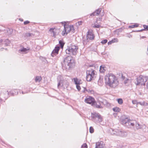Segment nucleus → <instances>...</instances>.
I'll use <instances>...</instances> for the list:
<instances>
[{
	"instance_id": "obj_23",
	"label": "nucleus",
	"mask_w": 148,
	"mask_h": 148,
	"mask_svg": "<svg viewBox=\"0 0 148 148\" xmlns=\"http://www.w3.org/2000/svg\"><path fill=\"white\" fill-rule=\"evenodd\" d=\"M135 126L136 129H140L141 128V126L138 123H137L136 121V123L135 124Z\"/></svg>"
},
{
	"instance_id": "obj_10",
	"label": "nucleus",
	"mask_w": 148,
	"mask_h": 148,
	"mask_svg": "<svg viewBox=\"0 0 148 148\" xmlns=\"http://www.w3.org/2000/svg\"><path fill=\"white\" fill-rule=\"evenodd\" d=\"M60 49V47L57 45L55 47L54 49L52 51L51 55L52 57L56 56L58 53V51Z\"/></svg>"
},
{
	"instance_id": "obj_1",
	"label": "nucleus",
	"mask_w": 148,
	"mask_h": 148,
	"mask_svg": "<svg viewBox=\"0 0 148 148\" xmlns=\"http://www.w3.org/2000/svg\"><path fill=\"white\" fill-rule=\"evenodd\" d=\"M106 84L110 87L114 88L119 84L117 78L112 73H108L105 77Z\"/></svg>"
},
{
	"instance_id": "obj_14",
	"label": "nucleus",
	"mask_w": 148,
	"mask_h": 148,
	"mask_svg": "<svg viewBox=\"0 0 148 148\" xmlns=\"http://www.w3.org/2000/svg\"><path fill=\"white\" fill-rule=\"evenodd\" d=\"M101 8H99L95 12H94L90 14V16H94L95 15H98L101 12Z\"/></svg>"
},
{
	"instance_id": "obj_30",
	"label": "nucleus",
	"mask_w": 148,
	"mask_h": 148,
	"mask_svg": "<svg viewBox=\"0 0 148 148\" xmlns=\"http://www.w3.org/2000/svg\"><path fill=\"white\" fill-rule=\"evenodd\" d=\"M74 81L75 84H79V82L78 81V80L77 78L74 79Z\"/></svg>"
},
{
	"instance_id": "obj_42",
	"label": "nucleus",
	"mask_w": 148,
	"mask_h": 148,
	"mask_svg": "<svg viewBox=\"0 0 148 148\" xmlns=\"http://www.w3.org/2000/svg\"><path fill=\"white\" fill-rule=\"evenodd\" d=\"M29 23V21H27L24 22V25H26Z\"/></svg>"
},
{
	"instance_id": "obj_39",
	"label": "nucleus",
	"mask_w": 148,
	"mask_h": 148,
	"mask_svg": "<svg viewBox=\"0 0 148 148\" xmlns=\"http://www.w3.org/2000/svg\"><path fill=\"white\" fill-rule=\"evenodd\" d=\"M132 103L133 104H138V101L136 100H133Z\"/></svg>"
},
{
	"instance_id": "obj_32",
	"label": "nucleus",
	"mask_w": 148,
	"mask_h": 148,
	"mask_svg": "<svg viewBox=\"0 0 148 148\" xmlns=\"http://www.w3.org/2000/svg\"><path fill=\"white\" fill-rule=\"evenodd\" d=\"M71 31L73 33H74L75 32V29L73 26V25H70Z\"/></svg>"
},
{
	"instance_id": "obj_37",
	"label": "nucleus",
	"mask_w": 148,
	"mask_h": 148,
	"mask_svg": "<svg viewBox=\"0 0 148 148\" xmlns=\"http://www.w3.org/2000/svg\"><path fill=\"white\" fill-rule=\"evenodd\" d=\"M147 105V103H145V102L143 101L141 102V103L140 104V105L142 106H146Z\"/></svg>"
},
{
	"instance_id": "obj_26",
	"label": "nucleus",
	"mask_w": 148,
	"mask_h": 148,
	"mask_svg": "<svg viewBox=\"0 0 148 148\" xmlns=\"http://www.w3.org/2000/svg\"><path fill=\"white\" fill-rule=\"evenodd\" d=\"M113 110L114 112H119L120 111V109L117 107H115L113 108Z\"/></svg>"
},
{
	"instance_id": "obj_47",
	"label": "nucleus",
	"mask_w": 148,
	"mask_h": 148,
	"mask_svg": "<svg viewBox=\"0 0 148 148\" xmlns=\"http://www.w3.org/2000/svg\"><path fill=\"white\" fill-rule=\"evenodd\" d=\"M4 31H5V30H2L0 29V33L2 32H4Z\"/></svg>"
},
{
	"instance_id": "obj_2",
	"label": "nucleus",
	"mask_w": 148,
	"mask_h": 148,
	"mask_svg": "<svg viewBox=\"0 0 148 148\" xmlns=\"http://www.w3.org/2000/svg\"><path fill=\"white\" fill-rule=\"evenodd\" d=\"M72 58L71 56L66 57L62 63V68L63 70H69L72 67Z\"/></svg>"
},
{
	"instance_id": "obj_17",
	"label": "nucleus",
	"mask_w": 148,
	"mask_h": 148,
	"mask_svg": "<svg viewBox=\"0 0 148 148\" xmlns=\"http://www.w3.org/2000/svg\"><path fill=\"white\" fill-rule=\"evenodd\" d=\"M90 75V73L86 74V79L87 81L90 82L94 79Z\"/></svg>"
},
{
	"instance_id": "obj_49",
	"label": "nucleus",
	"mask_w": 148,
	"mask_h": 148,
	"mask_svg": "<svg viewBox=\"0 0 148 148\" xmlns=\"http://www.w3.org/2000/svg\"><path fill=\"white\" fill-rule=\"evenodd\" d=\"M146 38V37H145V36H142V37H141V38Z\"/></svg>"
},
{
	"instance_id": "obj_21",
	"label": "nucleus",
	"mask_w": 148,
	"mask_h": 148,
	"mask_svg": "<svg viewBox=\"0 0 148 148\" xmlns=\"http://www.w3.org/2000/svg\"><path fill=\"white\" fill-rule=\"evenodd\" d=\"M106 71V70L105 69L104 67L102 66H100V70L99 71L101 73H104Z\"/></svg>"
},
{
	"instance_id": "obj_57",
	"label": "nucleus",
	"mask_w": 148,
	"mask_h": 148,
	"mask_svg": "<svg viewBox=\"0 0 148 148\" xmlns=\"http://www.w3.org/2000/svg\"><path fill=\"white\" fill-rule=\"evenodd\" d=\"M5 49V50H7V49Z\"/></svg>"
},
{
	"instance_id": "obj_3",
	"label": "nucleus",
	"mask_w": 148,
	"mask_h": 148,
	"mask_svg": "<svg viewBox=\"0 0 148 148\" xmlns=\"http://www.w3.org/2000/svg\"><path fill=\"white\" fill-rule=\"evenodd\" d=\"M112 135H116L122 137H125L127 135V133L123 130L118 129H111L110 131Z\"/></svg>"
},
{
	"instance_id": "obj_54",
	"label": "nucleus",
	"mask_w": 148,
	"mask_h": 148,
	"mask_svg": "<svg viewBox=\"0 0 148 148\" xmlns=\"http://www.w3.org/2000/svg\"><path fill=\"white\" fill-rule=\"evenodd\" d=\"M99 20L100 21H101L102 20V18H99Z\"/></svg>"
},
{
	"instance_id": "obj_45",
	"label": "nucleus",
	"mask_w": 148,
	"mask_h": 148,
	"mask_svg": "<svg viewBox=\"0 0 148 148\" xmlns=\"http://www.w3.org/2000/svg\"><path fill=\"white\" fill-rule=\"evenodd\" d=\"M112 40H114V41H114V42H117L118 41V39L117 38H114Z\"/></svg>"
},
{
	"instance_id": "obj_48",
	"label": "nucleus",
	"mask_w": 148,
	"mask_h": 148,
	"mask_svg": "<svg viewBox=\"0 0 148 148\" xmlns=\"http://www.w3.org/2000/svg\"><path fill=\"white\" fill-rule=\"evenodd\" d=\"M122 78L123 79H124L125 78V77L123 76H122Z\"/></svg>"
},
{
	"instance_id": "obj_8",
	"label": "nucleus",
	"mask_w": 148,
	"mask_h": 148,
	"mask_svg": "<svg viewBox=\"0 0 148 148\" xmlns=\"http://www.w3.org/2000/svg\"><path fill=\"white\" fill-rule=\"evenodd\" d=\"M85 101L88 103L91 104L92 106L95 105L96 103L94 99L93 98L90 97L85 99Z\"/></svg>"
},
{
	"instance_id": "obj_12",
	"label": "nucleus",
	"mask_w": 148,
	"mask_h": 148,
	"mask_svg": "<svg viewBox=\"0 0 148 148\" xmlns=\"http://www.w3.org/2000/svg\"><path fill=\"white\" fill-rule=\"evenodd\" d=\"M69 85V83L67 82L66 84H65L64 83H63V81L62 80H60L58 81V88H59L60 87H67Z\"/></svg>"
},
{
	"instance_id": "obj_19",
	"label": "nucleus",
	"mask_w": 148,
	"mask_h": 148,
	"mask_svg": "<svg viewBox=\"0 0 148 148\" xmlns=\"http://www.w3.org/2000/svg\"><path fill=\"white\" fill-rule=\"evenodd\" d=\"M25 38H27L30 36H34L33 34L32 33H26L23 34Z\"/></svg>"
},
{
	"instance_id": "obj_50",
	"label": "nucleus",
	"mask_w": 148,
	"mask_h": 148,
	"mask_svg": "<svg viewBox=\"0 0 148 148\" xmlns=\"http://www.w3.org/2000/svg\"><path fill=\"white\" fill-rule=\"evenodd\" d=\"M3 40H2L0 38V43H1L2 42Z\"/></svg>"
},
{
	"instance_id": "obj_38",
	"label": "nucleus",
	"mask_w": 148,
	"mask_h": 148,
	"mask_svg": "<svg viewBox=\"0 0 148 148\" xmlns=\"http://www.w3.org/2000/svg\"><path fill=\"white\" fill-rule=\"evenodd\" d=\"M76 88L79 91L80 90L81 88L79 84L76 85Z\"/></svg>"
},
{
	"instance_id": "obj_55",
	"label": "nucleus",
	"mask_w": 148,
	"mask_h": 148,
	"mask_svg": "<svg viewBox=\"0 0 148 148\" xmlns=\"http://www.w3.org/2000/svg\"><path fill=\"white\" fill-rule=\"evenodd\" d=\"M93 65H92H92H90V66H93Z\"/></svg>"
},
{
	"instance_id": "obj_53",
	"label": "nucleus",
	"mask_w": 148,
	"mask_h": 148,
	"mask_svg": "<svg viewBox=\"0 0 148 148\" xmlns=\"http://www.w3.org/2000/svg\"><path fill=\"white\" fill-rule=\"evenodd\" d=\"M4 49V48H1V49L0 50H1V51H3V49Z\"/></svg>"
},
{
	"instance_id": "obj_33",
	"label": "nucleus",
	"mask_w": 148,
	"mask_h": 148,
	"mask_svg": "<svg viewBox=\"0 0 148 148\" xmlns=\"http://www.w3.org/2000/svg\"><path fill=\"white\" fill-rule=\"evenodd\" d=\"M89 131L90 133H93L94 132L93 128L92 127H90V128Z\"/></svg>"
},
{
	"instance_id": "obj_28",
	"label": "nucleus",
	"mask_w": 148,
	"mask_h": 148,
	"mask_svg": "<svg viewBox=\"0 0 148 148\" xmlns=\"http://www.w3.org/2000/svg\"><path fill=\"white\" fill-rule=\"evenodd\" d=\"M4 42H5V46H8L10 43V41L8 39H6Z\"/></svg>"
},
{
	"instance_id": "obj_5",
	"label": "nucleus",
	"mask_w": 148,
	"mask_h": 148,
	"mask_svg": "<svg viewBox=\"0 0 148 148\" xmlns=\"http://www.w3.org/2000/svg\"><path fill=\"white\" fill-rule=\"evenodd\" d=\"M148 80V77L140 75L137 78L136 82H135V84L136 85L145 86V82Z\"/></svg>"
},
{
	"instance_id": "obj_29",
	"label": "nucleus",
	"mask_w": 148,
	"mask_h": 148,
	"mask_svg": "<svg viewBox=\"0 0 148 148\" xmlns=\"http://www.w3.org/2000/svg\"><path fill=\"white\" fill-rule=\"evenodd\" d=\"M118 103L120 104H122L123 103V100L121 98L118 99H117Z\"/></svg>"
},
{
	"instance_id": "obj_4",
	"label": "nucleus",
	"mask_w": 148,
	"mask_h": 148,
	"mask_svg": "<svg viewBox=\"0 0 148 148\" xmlns=\"http://www.w3.org/2000/svg\"><path fill=\"white\" fill-rule=\"evenodd\" d=\"M91 117L92 120L95 123H99L102 121V118L99 113L95 112L91 113Z\"/></svg>"
},
{
	"instance_id": "obj_20",
	"label": "nucleus",
	"mask_w": 148,
	"mask_h": 148,
	"mask_svg": "<svg viewBox=\"0 0 148 148\" xmlns=\"http://www.w3.org/2000/svg\"><path fill=\"white\" fill-rule=\"evenodd\" d=\"M143 27L144 28V29H142L140 30L137 31L136 32H140L142 31L143 30H148V25H143Z\"/></svg>"
},
{
	"instance_id": "obj_35",
	"label": "nucleus",
	"mask_w": 148,
	"mask_h": 148,
	"mask_svg": "<svg viewBox=\"0 0 148 148\" xmlns=\"http://www.w3.org/2000/svg\"><path fill=\"white\" fill-rule=\"evenodd\" d=\"M87 145L86 143L84 144L82 146V148H87Z\"/></svg>"
},
{
	"instance_id": "obj_36",
	"label": "nucleus",
	"mask_w": 148,
	"mask_h": 148,
	"mask_svg": "<svg viewBox=\"0 0 148 148\" xmlns=\"http://www.w3.org/2000/svg\"><path fill=\"white\" fill-rule=\"evenodd\" d=\"M103 82L102 79H99L98 81V83L99 85L101 84Z\"/></svg>"
},
{
	"instance_id": "obj_31",
	"label": "nucleus",
	"mask_w": 148,
	"mask_h": 148,
	"mask_svg": "<svg viewBox=\"0 0 148 148\" xmlns=\"http://www.w3.org/2000/svg\"><path fill=\"white\" fill-rule=\"evenodd\" d=\"M138 25H137L136 24L132 25H130L129 26V28H134V27H138Z\"/></svg>"
},
{
	"instance_id": "obj_7",
	"label": "nucleus",
	"mask_w": 148,
	"mask_h": 148,
	"mask_svg": "<svg viewBox=\"0 0 148 148\" xmlns=\"http://www.w3.org/2000/svg\"><path fill=\"white\" fill-rule=\"evenodd\" d=\"M122 124L125 125L128 127H131L135 126L136 123V121L135 120H129L126 118L122 120Z\"/></svg>"
},
{
	"instance_id": "obj_56",
	"label": "nucleus",
	"mask_w": 148,
	"mask_h": 148,
	"mask_svg": "<svg viewBox=\"0 0 148 148\" xmlns=\"http://www.w3.org/2000/svg\"><path fill=\"white\" fill-rule=\"evenodd\" d=\"M22 93L23 94H24V93L23 92H22Z\"/></svg>"
},
{
	"instance_id": "obj_6",
	"label": "nucleus",
	"mask_w": 148,
	"mask_h": 148,
	"mask_svg": "<svg viewBox=\"0 0 148 148\" xmlns=\"http://www.w3.org/2000/svg\"><path fill=\"white\" fill-rule=\"evenodd\" d=\"M78 49L77 46L72 45L66 50V52L67 54L75 56L77 53Z\"/></svg>"
},
{
	"instance_id": "obj_52",
	"label": "nucleus",
	"mask_w": 148,
	"mask_h": 148,
	"mask_svg": "<svg viewBox=\"0 0 148 148\" xmlns=\"http://www.w3.org/2000/svg\"><path fill=\"white\" fill-rule=\"evenodd\" d=\"M141 102H138V104H139L140 105V104H141Z\"/></svg>"
},
{
	"instance_id": "obj_44",
	"label": "nucleus",
	"mask_w": 148,
	"mask_h": 148,
	"mask_svg": "<svg viewBox=\"0 0 148 148\" xmlns=\"http://www.w3.org/2000/svg\"><path fill=\"white\" fill-rule=\"evenodd\" d=\"M129 79H126V80H125L124 81V83L125 84H127V82H128V81H129Z\"/></svg>"
},
{
	"instance_id": "obj_46",
	"label": "nucleus",
	"mask_w": 148,
	"mask_h": 148,
	"mask_svg": "<svg viewBox=\"0 0 148 148\" xmlns=\"http://www.w3.org/2000/svg\"><path fill=\"white\" fill-rule=\"evenodd\" d=\"M82 22L81 21H78V25H79L82 24Z\"/></svg>"
},
{
	"instance_id": "obj_25",
	"label": "nucleus",
	"mask_w": 148,
	"mask_h": 148,
	"mask_svg": "<svg viewBox=\"0 0 148 148\" xmlns=\"http://www.w3.org/2000/svg\"><path fill=\"white\" fill-rule=\"evenodd\" d=\"M88 42V39L87 38H86V39H85L84 38H83V43L84 45H86Z\"/></svg>"
},
{
	"instance_id": "obj_24",
	"label": "nucleus",
	"mask_w": 148,
	"mask_h": 148,
	"mask_svg": "<svg viewBox=\"0 0 148 148\" xmlns=\"http://www.w3.org/2000/svg\"><path fill=\"white\" fill-rule=\"evenodd\" d=\"M59 44L61 48H63L64 44V42L62 40H60L59 41Z\"/></svg>"
},
{
	"instance_id": "obj_41",
	"label": "nucleus",
	"mask_w": 148,
	"mask_h": 148,
	"mask_svg": "<svg viewBox=\"0 0 148 148\" xmlns=\"http://www.w3.org/2000/svg\"><path fill=\"white\" fill-rule=\"evenodd\" d=\"M96 107L97 108H101V106L100 104H96Z\"/></svg>"
},
{
	"instance_id": "obj_43",
	"label": "nucleus",
	"mask_w": 148,
	"mask_h": 148,
	"mask_svg": "<svg viewBox=\"0 0 148 148\" xmlns=\"http://www.w3.org/2000/svg\"><path fill=\"white\" fill-rule=\"evenodd\" d=\"M100 26V25H94V27L96 28H99Z\"/></svg>"
},
{
	"instance_id": "obj_16",
	"label": "nucleus",
	"mask_w": 148,
	"mask_h": 148,
	"mask_svg": "<svg viewBox=\"0 0 148 148\" xmlns=\"http://www.w3.org/2000/svg\"><path fill=\"white\" fill-rule=\"evenodd\" d=\"M5 31H4L6 33V34L8 35H9L12 34L13 30L12 29H8L6 30H5Z\"/></svg>"
},
{
	"instance_id": "obj_11",
	"label": "nucleus",
	"mask_w": 148,
	"mask_h": 148,
	"mask_svg": "<svg viewBox=\"0 0 148 148\" xmlns=\"http://www.w3.org/2000/svg\"><path fill=\"white\" fill-rule=\"evenodd\" d=\"M86 38L90 40L94 39V36L91 31H88L87 34Z\"/></svg>"
},
{
	"instance_id": "obj_51",
	"label": "nucleus",
	"mask_w": 148,
	"mask_h": 148,
	"mask_svg": "<svg viewBox=\"0 0 148 148\" xmlns=\"http://www.w3.org/2000/svg\"><path fill=\"white\" fill-rule=\"evenodd\" d=\"M146 87H147V88H148V82L147 83V84L146 85Z\"/></svg>"
},
{
	"instance_id": "obj_9",
	"label": "nucleus",
	"mask_w": 148,
	"mask_h": 148,
	"mask_svg": "<svg viewBox=\"0 0 148 148\" xmlns=\"http://www.w3.org/2000/svg\"><path fill=\"white\" fill-rule=\"evenodd\" d=\"M71 31L70 25L65 27L64 25V29L62 32V35L64 36L65 34H67L69 32Z\"/></svg>"
},
{
	"instance_id": "obj_40",
	"label": "nucleus",
	"mask_w": 148,
	"mask_h": 148,
	"mask_svg": "<svg viewBox=\"0 0 148 148\" xmlns=\"http://www.w3.org/2000/svg\"><path fill=\"white\" fill-rule=\"evenodd\" d=\"M114 40H112L109 41L108 42V45H110V44H112V43L114 42Z\"/></svg>"
},
{
	"instance_id": "obj_13",
	"label": "nucleus",
	"mask_w": 148,
	"mask_h": 148,
	"mask_svg": "<svg viewBox=\"0 0 148 148\" xmlns=\"http://www.w3.org/2000/svg\"><path fill=\"white\" fill-rule=\"evenodd\" d=\"M86 73L87 74L88 73H90V76L94 79V78L95 77V74L94 70L91 69L87 70L86 71Z\"/></svg>"
},
{
	"instance_id": "obj_27",
	"label": "nucleus",
	"mask_w": 148,
	"mask_h": 148,
	"mask_svg": "<svg viewBox=\"0 0 148 148\" xmlns=\"http://www.w3.org/2000/svg\"><path fill=\"white\" fill-rule=\"evenodd\" d=\"M53 30L54 29H53L51 28L50 29L49 31L51 32L52 36L53 37H55V33L54 31H53Z\"/></svg>"
},
{
	"instance_id": "obj_34",
	"label": "nucleus",
	"mask_w": 148,
	"mask_h": 148,
	"mask_svg": "<svg viewBox=\"0 0 148 148\" xmlns=\"http://www.w3.org/2000/svg\"><path fill=\"white\" fill-rule=\"evenodd\" d=\"M107 41H108V40H106V39H104V40H102L101 42V43H102V44H105L106 43H107Z\"/></svg>"
},
{
	"instance_id": "obj_15",
	"label": "nucleus",
	"mask_w": 148,
	"mask_h": 148,
	"mask_svg": "<svg viewBox=\"0 0 148 148\" xmlns=\"http://www.w3.org/2000/svg\"><path fill=\"white\" fill-rule=\"evenodd\" d=\"M103 142H98L96 143L95 148H104V145Z\"/></svg>"
},
{
	"instance_id": "obj_22",
	"label": "nucleus",
	"mask_w": 148,
	"mask_h": 148,
	"mask_svg": "<svg viewBox=\"0 0 148 148\" xmlns=\"http://www.w3.org/2000/svg\"><path fill=\"white\" fill-rule=\"evenodd\" d=\"M42 79V78L41 76H36L35 78V81L36 82H39Z\"/></svg>"
},
{
	"instance_id": "obj_18",
	"label": "nucleus",
	"mask_w": 148,
	"mask_h": 148,
	"mask_svg": "<svg viewBox=\"0 0 148 148\" xmlns=\"http://www.w3.org/2000/svg\"><path fill=\"white\" fill-rule=\"evenodd\" d=\"M29 50V49H27L24 47H22V48L19 50V52H21L23 53H26L27 51Z\"/></svg>"
}]
</instances>
